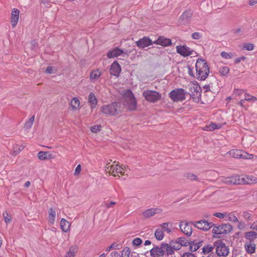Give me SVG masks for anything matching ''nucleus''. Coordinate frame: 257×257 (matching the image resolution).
Here are the masks:
<instances>
[{
	"instance_id": "f257e3e1",
	"label": "nucleus",
	"mask_w": 257,
	"mask_h": 257,
	"mask_svg": "<svg viewBox=\"0 0 257 257\" xmlns=\"http://www.w3.org/2000/svg\"><path fill=\"white\" fill-rule=\"evenodd\" d=\"M179 247H175L168 243H162L160 246H156L150 250L151 257H164L166 254L167 256H172L174 253V250H177Z\"/></svg>"
},
{
	"instance_id": "f03ea898",
	"label": "nucleus",
	"mask_w": 257,
	"mask_h": 257,
	"mask_svg": "<svg viewBox=\"0 0 257 257\" xmlns=\"http://www.w3.org/2000/svg\"><path fill=\"white\" fill-rule=\"evenodd\" d=\"M196 77L200 80H204L208 76L209 69L206 62L202 59H198L195 64Z\"/></svg>"
},
{
	"instance_id": "7ed1b4c3",
	"label": "nucleus",
	"mask_w": 257,
	"mask_h": 257,
	"mask_svg": "<svg viewBox=\"0 0 257 257\" xmlns=\"http://www.w3.org/2000/svg\"><path fill=\"white\" fill-rule=\"evenodd\" d=\"M123 109L119 102L105 104L100 108V111L106 116H114L118 114Z\"/></svg>"
},
{
	"instance_id": "20e7f679",
	"label": "nucleus",
	"mask_w": 257,
	"mask_h": 257,
	"mask_svg": "<svg viewBox=\"0 0 257 257\" xmlns=\"http://www.w3.org/2000/svg\"><path fill=\"white\" fill-rule=\"evenodd\" d=\"M105 171L114 176H118V174L123 175L125 173V169L121 166H119L118 163L113 162V163L109 166L108 164L105 167Z\"/></svg>"
},
{
	"instance_id": "39448f33",
	"label": "nucleus",
	"mask_w": 257,
	"mask_h": 257,
	"mask_svg": "<svg viewBox=\"0 0 257 257\" xmlns=\"http://www.w3.org/2000/svg\"><path fill=\"white\" fill-rule=\"evenodd\" d=\"M143 96L148 102L155 103L161 99V94L157 91L146 90L143 92Z\"/></svg>"
},
{
	"instance_id": "423d86ee",
	"label": "nucleus",
	"mask_w": 257,
	"mask_h": 257,
	"mask_svg": "<svg viewBox=\"0 0 257 257\" xmlns=\"http://www.w3.org/2000/svg\"><path fill=\"white\" fill-rule=\"evenodd\" d=\"M214 247L218 256H226L229 253V248L221 240H218L214 242Z\"/></svg>"
},
{
	"instance_id": "0eeeda50",
	"label": "nucleus",
	"mask_w": 257,
	"mask_h": 257,
	"mask_svg": "<svg viewBox=\"0 0 257 257\" xmlns=\"http://www.w3.org/2000/svg\"><path fill=\"white\" fill-rule=\"evenodd\" d=\"M186 93L181 88L175 89L172 90L169 94L170 98L174 101H182L185 99Z\"/></svg>"
},
{
	"instance_id": "6e6552de",
	"label": "nucleus",
	"mask_w": 257,
	"mask_h": 257,
	"mask_svg": "<svg viewBox=\"0 0 257 257\" xmlns=\"http://www.w3.org/2000/svg\"><path fill=\"white\" fill-rule=\"evenodd\" d=\"M232 230V226L229 223H224L214 226L212 232L215 234H227Z\"/></svg>"
},
{
	"instance_id": "1a4fd4ad",
	"label": "nucleus",
	"mask_w": 257,
	"mask_h": 257,
	"mask_svg": "<svg viewBox=\"0 0 257 257\" xmlns=\"http://www.w3.org/2000/svg\"><path fill=\"white\" fill-rule=\"evenodd\" d=\"M190 95L195 101H199L201 99V88L196 84L193 83L190 85Z\"/></svg>"
},
{
	"instance_id": "9d476101",
	"label": "nucleus",
	"mask_w": 257,
	"mask_h": 257,
	"mask_svg": "<svg viewBox=\"0 0 257 257\" xmlns=\"http://www.w3.org/2000/svg\"><path fill=\"white\" fill-rule=\"evenodd\" d=\"M194 226L198 229L207 231L210 229L214 224L211 222H208L205 220H201L194 222Z\"/></svg>"
},
{
	"instance_id": "9b49d317",
	"label": "nucleus",
	"mask_w": 257,
	"mask_h": 257,
	"mask_svg": "<svg viewBox=\"0 0 257 257\" xmlns=\"http://www.w3.org/2000/svg\"><path fill=\"white\" fill-rule=\"evenodd\" d=\"M124 97L127 99L126 102L128 105L129 109L131 110L135 109L137 102L132 91L130 90H127L124 94Z\"/></svg>"
},
{
	"instance_id": "f8f14e48",
	"label": "nucleus",
	"mask_w": 257,
	"mask_h": 257,
	"mask_svg": "<svg viewBox=\"0 0 257 257\" xmlns=\"http://www.w3.org/2000/svg\"><path fill=\"white\" fill-rule=\"evenodd\" d=\"M176 51L181 56L187 57L192 55L193 50L186 45H180L176 47Z\"/></svg>"
},
{
	"instance_id": "ddd939ff",
	"label": "nucleus",
	"mask_w": 257,
	"mask_h": 257,
	"mask_svg": "<svg viewBox=\"0 0 257 257\" xmlns=\"http://www.w3.org/2000/svg\"><path fill=\"white\" fill-rule=\"evenodd\" d=\"M126 55V53L123 50L118 48H115L112 50L109 51L107 56L109 58H115L120 56H124ZM127 55V54H126Z\"/></svg>"
},
{
	"instance_id": "4468645a",
	"label": "nucleus",
	"mask_w": 257,
	"mask_h": 257,
	"mask_svg": "<svg viewBox=\"0 0 257 257\" xmlns=\"http://www.w3.org/2000/svg\"><path fill=\"white\" fill-rule=\"evenodd\" d=\"M121 67L117 61H114L110 68V73L111 75L117 77L121 72Z\"/></svg>"
},
{
	"instance_id": "2eb2a0df",
	"label": "nucleus",
	"mask_w": 257,
	"mask_h": 257,
	"mask_svg": "<svg viewBox=\"0 0 257 257\" xmlns=\"http://www.w3.org/2000/svg\"><path fill=\"white\" fill-rule=\"evenodd\" d=\"M181 230L186 235L189 236L191 235L192 229L191 225L185 222H181L179 225Z\"/></svg>"
},
{
	"instance_id": "dca6fc26",
	"label": "nucleus",
	"mask_w": 257,
	"mask_h": 257,
	"mask_svg": "<svg viewBox=\"0 0 257 257\" xmlns=\"http://www.w3.org/2000/svg\"><path fill=\"white\" fill-rule=\"evenodd\" d=\"M162 212V209H161V208H150L145 211L143 213V215L145 218H149L154 216L156 214L161 213Z\"/></svg>"
},
{
	"instance_id": "f3484780",
	"label": "nucleus",
	"mask_w": 257,
	"mask_h": 257,
	"mask_svg": "<svg viewBox=\"0 0 257 257\" xmlns=\"http://www.w3.org/2000/svg\"><path fill=\"white\" fill-rule=\"evenodd\" d=\"M20 11L17 9H13L11 14V23L13 27L17 25L19 19Z\"/></svg>"
},
{
	"instance_id": "a211bd4d",
	"label": "nucleus",
	"mask_w": 257,
	"mask_h": 257,
	"mask_svg": "<svg viewBox=\"0 0 257 257\" xmlns=\"http://www.w3.org/2000/svg\"><path fill=\"white\" fill-rule=\"evenodd\" d=\"M192 15L193 12L191 10H186L182 13L179 19L183 23H187L191 20Z\"/></svg>"
},
{
	"instance_id": "6ab92c4d",
	"label": "nucleus",
	"mask_w": 257,
	"mask_h": 257,
	"mask_svg": "<svg viewBox=\"0 0 257 257\" xmlns=\"http://www.w3.org/2000/svg\"><path fill=\"white\" fill-rule=\"evenodd\" d=\"M137 46L140 48L148 47L152 44L151 40L148 37H144L136 42Z\"/></svg>"
},
{
	"instance_id": "aec40b11",
	"label": "nucleus",
	"mask_w": 257,
	"mask_h": 257,
	"mask_svg": "<svg viewBox=\"0 0 257 257\" xmlns=\"http://www.w3.org/2000/svg\"><path fill=\"white\" fill-rule=\"evenodd\" d=\"M244 248L247 253L249 254L253 253L255 251L256 245L254 242H247L244 244Z\"/></svg>"
},
{
	"instance_id": "412c9836",
	"label": "nucleus",
	"mask_w": 257,
	"mask_h": 257,
	"mask_svg": "<svg viewBox=\"0 0 257 257\" xmlns=\"http://www.w3.org/2000/svg\"><path fill=\"white\" fill-rule=\"evenodd\" d=\"M154 43L163 46H168L171 44V41L169 39H167L163 37H159L158 39L154 42Z\"/></svg>"
},
{
	"instance_id": "4be33fe9",
	"label": "nucleus",
	"mask_w": 257,
	"mask_h": 257,
	"mask_svg": "<svg viewBox=\"0 0 257 257\" xmlns=\"http://www.w3.org/2000/svg\"><path fill=\"white\" fill-rule=\"evenodd\" d=\"M244 238L247 242H254V240L257 238V235L255 231L250 230L245 233Z\"/></svg>"
},
{
	"instance_id": "5701e85b",
	"label": "nucleus",
	"mask_w": 257,
	"mask_h": 257,
	"mask_svg": "<svg viewBox=\"0 0 257 257\" xmlns=\"http://www.w3.org/2000/svg\"><path fill=\"white\" fill-rule=\"evenodd\" d=\"M38 157L40 160H46L53 158L54 156L48 152L40 151L38 154Z\"/></svg>"
},
{
	"instance_id": "b1692460",
	"label": "nucleus",
	"mask_w": 257,
	"mask_h": 257,
	"mask_svg": "<svg viewBox=\"0 0 257 257\" xmlns=\"http://www.w3.org/2000/svg\"><path fill=\"white\" fill-rule=\"evenodd\" d=\"M88 102L90 105L91 108H93L96 107L97 103V99L92 92H91L88 97Z\"/></svg>"
},
{
	"instance_id": "393cba45",
	"label": "nucleus",
	"mask_w": 257,
	"mask_h": 257,
	"mask_svg": "<svg viewBox=\"0 0 257 257\" xmlns=\"http://www.w3.org/2000/svg\"><path fill=\"white\" fill-rule=\"evenodd\" d=\"M80 101L77 97H73L70 102L71 108L73 110L79 109L80 108Z\"/></svg>"
},
{
	"instance_id": "a878e982",
	"label": "nucleus",
	"mask_w": 257,
	"mask_h": 257,
	"mask_svg": "<svg viewBox=\"0 0 257 257\" xmlns=\"http://www.w3.org/2000/svg\"><path fill=\"white\" fill-rule=\"evenodd\" d=\"M233 223H237L238 220L234 212H226V220Z\"/></svg>"
},
{
	"instance_id": "bb28decb",
	"label": "nucleus",
	"mask_w": 257,
	"mask_h": 257,
	"mask_svg": "<svg viewBox=\"0 0 257 257\" xmlns=\"http://www.w3.org/2000/svg\"><path fill=\"white\" fill-rule=\"evenodd\" d=\"M49 217L48 220L49 222L53 224H54L56 218V209L55 208H50L48 211Z\"/></svg>"
},
{
	"instance_id": "cd10ccee",
	"label": "nucleus",
	"mask_w": 257,
	"mask_h": 257,
	"mask_svg": "<svg viewBox=\"0 0 257 257\" xmlns=\"http://www.w3.org/2000/svg\"><path fill=\"white\" fill-rule=\"evenodd\" d=\"M78 246H71L70 247L68 251L66 252L65 257H74L78 251Z\"/></svg>"
},
{
	"instance_id": "c85d7f7f",
	"label": "nucleus",
	"mask_w": 257,
	"mask_h": 257,
	"mask_svg": "<svg viewBox=\"0 0 257 257\" xmlns=\"http://www.w3.org/2000/svg\"><path fill=\"white\" fill-rule=\"evenodd\" d=\"M101 75V72L99 69L94 70L90 74V79L94 82L98 79Z\"/></svg>"
},
{
	"instance_id": "c756f323",
	"label": "nucleus",
	"mask_w": 257,
	"mask_h": 257,
	"mask_svg": "<svg viewBox=\"0 0 257 257\" xmlns=\"http://www.w3.org/2000/svg\"><path fill=\"white\" fill-rule=\"evenodd\" d=\"M242 153V150L237 149L232 150L228 152L230 156L236 159L241 158Z\"/></svg>"
},
{
	"instance_id": "7c9ffc66",
	"label": "nucleus",
	"mask_w": 257,
	"mask_h": 257,
	"mask_svg": "<svg viewBox=\"0 0 257 257\" xmlns=\"http://www.w3.org/2000/svg\"><path fill=\"white\" fill-rule=\"evenodd\" d=\"M176 244H178V247L179 248L177 250H178L182 246H187L189 245L190 243L186 238L184 237H180L177 239Z\"/></svg>"
},
{
	"instance_id": "2f4dec72",
	"label": "nucleus",
	"mask_w": 257,
	"mask_h": 257,
	"mask_svg": "<svg viewBox=\"0 0 257 257\" xmlns=\"http://www.w3.org/2000/svg\"><path fill=\"white\" fill-rule=\"evenodd\" d=\"M222 181L227 184H235L236 185V175L231 177L223 178Z\"/></svg>"
},
{
	"instance_id": "473e14b6",
	"label": "nucleus",
	"mask_w": 257,
	"mask_h": 257,
	"mask_svg": "<svg viewBox=\"0 0 257 257\" xmlns=\"http://www.w3.org/2000/svg\"><path fill=\"white\" fill-rule=\"evenodd\" d=\"M60 227L64 232H67L69 230L70 225L66 220L62 218L60 221Z\"/></svg>"
},
{
	"instance_id": "72a5a7b5",
	"label": "nucleus",
	"mask_w": 257,
	"mask_h": 257,
	"mask_svg": "<svg viewBox=\"0 0 257 257\" xmlns=\"http://www.w3.org/2000/svg\"><path fill=\"white\" fill-rule=\"evenodd\" d=\"M23 149V146H20L18 144H14L13 146V150L11 154L13 156H16L19 154Z\"/></svg>"
},
{
	"instance_id": "f704fd0d",
	"label": "nucleus",
	"mask_w": 257,
	"mask_h": 257,
	"mask_svg": "<svg viewBox=\"0 0 257 257\" xmlns=\"http://www.w3.org/2000/svg\"><path fill=\"white\" fill-rule=\"evenodd\" d=\"M236 185H245L247 184L246 180V176L236 175Z\"/></svg>"
},
{
	"instance_id": "c9c22d12",
	"label": "nucleus",
	"mask_w": 257,
	"mask_h": 257,
	"mask_svg": "<svg viewBox=\"0 0 257 257\" xmlns=\"http://www.w3.org/2000/svg\"><path fill=\"white\" fill-rule=\"evenodd\" d=\"M155 236L157 239L161 240L164 236V232L161 228H157L155 232Z\"/></svg>"
},
{
	"instance_id": "e433bc0d",
	"label": "nucleus",
	"mask_w": 257,
	"mask_h": 257,
	"mask_svg": "<svg viewBox=\"0 0 257 257\" xmlns=\"http://www.w3.org/2000/svg\"><path fill=\"white\" fill-rule=\"evenodd\" d=\"M246 180L247 182V185H251L253 184L257 183V177L253 176L246 175Z\"/></svg>"
},
{
	"instance_id": "4c0bfd02",
	"label": "nucleus",
	"mask_w": 257,
	"mask_h": 257,
	"mask_svg": "<svg viewBox=\"0 0 257 257\" xmlns=\"http://www.w3.org/2000/svg\"><path fill=\"white\" fill-rule=\"evenodd\" d=\"M221 127L220 125H217L215 123H211L208 125L205 126L204 130L207 131H213L215 129H218Z\"/></svg>"
},
{
	"instance_id": "58836bf2",
	"label": "nucleus",
	"mask_w": 257,
	"mask_h": 257,
	"mask_svg": "<svg viewBox=\"0 0 257 257\" xmlns=\"http://www.w3.org/2000/svg\"><path fill=\"white\" fill-rule=\"evenodd\" d=\"M35 120V116L33 115L28 121H27L25 123V128L26 129L30 128L34 121Z\"/></svg>"
},
{
	"instance_id": "ea45409f",
	"label": "nucleus",
	"mask_w": 257,
	"mask_h": 257,
	"mask_svg": "<svg viewBox=\"0 0 257 257\" xmlns=\"http://www.w3.org/2000/svg\"><path fill=\"white\" fill-rule=\"evenodd\" d=\"M244 99L245 101L254 102L257 100L256 97L247 93H244Z\"/></svg>"
},
{
	"instance_id": "a19ab883",
	"label": "nucleus",
	"mask_w": 257,
	"mask_h": 257,
	"mask_svg": "<svg viewBox=\"0 0 257 257\" xmlns=\"http://www.w3.org/2000/svg\"><path fill=\"white\" fill-rule=\"evenodd\" d=\"M202 249H203V251H202L203 253L204 254H206L209 253L210 252H211L210 253H212V252L213 249V247H212L211 245H207L204 246L202 248Z\"/></svg>"
},
{
	"instance_id": "79ce46f5",
	"label": "nucleus",
	"mask_w": 257,
	"mask_h": 257,
	"mask_svg": "<svg viewBox=\"0 0 257 257\" xmlns=\"http://www.w3.org/2000/svg\"><path fill=\"white\" fill-rule=\"evenodd\" d=\"M131 250L128 247H124L122 250L121 257H130Z\"/></svg>"
},
{
	"instance_id": "37998d69",
	"label": "nucleus",
	"mask_w": 257,
	"mask_h": 257,
	"mask_svg": "<svg viewBox=\"0 0 257 257\" xmlns=\"http://www.w3.org/2000/svg\"><path fill=\"white\" fill-rule=\"evenodd\" d=\"M242 215V217L247 220H252V215L248 211H243Z\"/></svg>"
},
{
	"instance_id": "c03bdc74",
	"label": "nucleus",
	"mask_w": 257,
	"mask_h": 257,
	"mask_svg": "<svg viewBox=\"0 0 257 257\" xmlns=\"http://www.w3.org/2000/svg\"><path fill=\"white\" fill-rule=\"evenodd\" d=\"M229 68L226 66L221 67L219 69V73L223 76L227 75L229 72Z\"/></svg>"
},
{
	"instance_id": "a18cd8bd",
	"label": "nucleus",
	"mask_w": 257,
	"mask_h": 257,
	"mask_svg": "<svg viewBox=\"0 0 257 257\" xmlns=\"http://www.w3.org/2000/svg\"><path fill=\"white\" fill-rule=\"evenodd\" d=\"M213 216L217 217L220 219H224L226 220V212L221 213L217 212L213 214Z\"/></svg>"
},
{
	"instance_id": "49530a36",
	"label": "nucleus",
	"mask_w": 257,
	"mask_h": 257,
	"mask_svg": "<svg viewBox=\"0 0 257 257\" xmlns=\"http://www.w3.org/2000/svg\"><path fill=\"white\" fill-rule=\"evenodd\" d=\"M3 217L4 218L5 221L6 222V223L10 222L12 219V217L9 214V213L7 211H5L3 213Z\"/></svg>"
},
{
	"instance_id": "de8ad7c7",
	"label": "nucleus",
	"mask_w": 257,
	"mask_h": 257,
	"mask_svg": "<svg viewBox=\"0 0 257 257\" xmlns=\"http://www.w3.org/2000/svg\"><path fill=\"white\" fill-rule=\"evenodd\" d=\"M245 92L244 89L234 88L233 91V94L236 96H240Z\"/></svg>"
},
{
	"instance_id": "09e8293b",
	"label": "nucleus",
	"mask_w": 257,
	"mask_h": 257,
	"mask_svg": "<svg viewBox=\"0 0 257 257\" xmlns=\"http://www.w3.org/2000/svg\"><path fill=\"white\" fill-rule=\"evenodd\" d=\"M253 156L252 154H248L246 152L242 151L241 158L245 159H251L253 158Z\"/></svg>"
},
{
	"instance_id": "8fccbe9b",
	"label": "nucleus",
	"mask_w": 257,
	"mask_h": 257,
	"mask_svg": "<svg viewBox=\"0 0 257 257\" xmlns=\"http://www.w3.org/2000/svg\"><path fill=\"white\" fill-rule=\"evenodd\" d=\"M190 249L191 251H195L197 250L199 246L197 243H195V242H192L190 244Z\"/></svg>"
},
{
	"instance_id": "3c124183",
	"label": "nucleus",
	"mask_w": 257,
	"mask_h": 257,
	"mask_svg": "<svg viewBox=\"0 0 257 257\" xmlns=\"http://www.w3.org/2000/svg\"><path fill=\"white\" fill-rule=\"evenodd\" d=\"M101 128V125H93L91 127V131L93 133H97L98 132L100 131Z\"/></svg>"
},
{
	"instance_id": "603ef678",
	"label": "nucleus",
	"mask_w": 257,
	"mask_h": 257,
	"mask_svg": "<svg viewBox=\"0 0 257 257\" xmlns=\"http://www.w3.org/2000/svg\"><path fill=\"white\" fill-rule=\"evenodd\" d=\"M221 56L225 59H231L232 58V54L225 52H222L221 53Z\"/></svg>"
},
{
	"instance_id": "864d4df0",
	"label": "nucleus",
	"mask_w": 257,
	"mask_h": 257,
	"mask_svg": "<svg viewBox=\"0 0 257 257\" xmlns=\"http://www.w3.org/2000/svg\"><path fill=\"white\" fill-rule=\"evenodd\" d=\"M161 229L167 232H170L171 231V229L168 227V224L167 223H164L161 225Z\"/></svg>"
},
{
	"instance_id": "5fc2aeb1",
	"label": "nucleus",
	"mask_w": 257,
	"mask_h": 257,
	"mask_svg": "<svg viewBox=\"0 0 257 257\" xmlns=\"http://www.w3.org/2000/svg\"><path fill=\"white\" fill-rule=\"evenodd\" d=\"M111 249H119L118 245L117 243H114L111 244L109 246L106 248V251L108 252Z\"/></svg>"
},
{
	"instance_id": "6e6d98bb",
	"label": "nucleus",
	"mask_w": 257,
	"mask_h": 257,
	"mask_svg": "<svg viewBox=\"0 0 257 257\" xmlns=\"http://www.w3.org/2000/svg\"><path fill=\"white\" fill-rule=\"evenodd\" d=\"M142 243V240L140 238H136L133 241L134 246H139Z\"/></svg>"
},
{
	"instance_id": "4d7b16f0",
	"label": "nucleus",
	"mask_w": 257,
	"mask_h": 257,
	"mask_svg": "<svg viewBox=\"0 0 257 257\" xmlns=\"http://www.w3.org/2000/svg\"><path fill=\"white\" fill-rule=\"evenodd\" d=\"M46 72L49 74H54L56 72V69L52 66H48L46 70Z\"/></svg>"
},
{
	"instance_id": "13d9d810",
	"label": "nucleus",
	"mask_w": 257,
	"mask_h": 257,
	"mask_svg": "<svg viewBox=\"0 0 257 257\" xmlns=\"http://www.w3.org/2000/svg\"><path fill=\"white\" fill-rule=\"evenodd\" d=\"M249 228L252 230L255 231V232L257 235V221H255L251 223L249 226Z\"/></svg>"
},
{
	"instance_id": "bf43d9fd",
	"label": "nucleus",
	"mask_w": 257,
	"mask_h": 257,
	"mask_svg": "<svg viewBox=\"0 0 257 257\" xmlns=\"http://www.w3.org/2000/svg\"><path fill=\"white\" fill-rule=\"evenodd\" d=\"M192 38L195 40H199L201 38V35L198 32H195L192 34Z\"/></svg>"
},
{
	"instance_id": "052dcab7",
	"label": "nucleus",
	"mask_w": 257,
	"mask_h": 257,
	"mask_svg": "<svg viewBox=\"0 0 257 257\" xmlns=\"http://www.w3.org/2000/svg\"><path fill=\"white\" fill-rule=\"evenodd\" d=\"M244 48L248 51L252 50L254 48V46L252 44H247L244 45Z\"/></svg>"
},
{
	"instance_id": "680f3d73",
	"label": "nucleus",
	"mask_w": 257,
	"mask_h": 257,
	"mask_svg": "<svg viewBox=\"0 0 257 257\" xmlns=\"http://www.w3.org/2000/svg\"><path fill=\"white\" fill-rule=\"evenodd\" d=\"M238 223L237 228L239 230H242L244 229L245 227L244 223L242 221H239L237 222Z\"/></svg>"
},
{
	"instance_id": "e2e57ef3",
	"label": "nucleus",
	"mask_w": 257,
	"mask_h": 257,
	"mask_svg": "<svg viewBox=\"0 0 257 257\" xmlns=\"http://www.w3.org/2000/svg\"><path fill=\"white\" fill-rule=\"evenodd\" d=\"M81 165H78L75 169L74 174L75 175L79 174L81 171Z\"/></svg>"
},
{
	"instance_id": "0e129e2a",
	"label": "nucleus",
	"mask_w": 257,
	"mask_h": 257,
	"mask_svg": "<svg viewBox=\"0 0 257 257\" xmlns=\"http://www.w3.org/2000/svg\"><path fill=\"white\" fill-rule=\"evenodd\" d=\"M188 178L191 180H196L197 179V176L193 174H189Z\"/></svg>"
},
{
	"instance_id": "69168bd1",
	"label": "nucleus",
	"mask_w": 257,
	"mask_h": 257,
	"mask_svg": "<svg viewBox=\"0 0 257 257\" xmlns=\"http://www.w3.org/2000/svg\"><path fill=\"white\" fill-rule=\"evenodd\" d=\"M245 59V57L244 56H241V57L236 58L234 60V62L236 64H237V63H239V62H240L241 61H243Z\"/></svg>"
},
{
	"instance_id": "338daca9",
	"label": "nucleus",
	"mask_w": 257,
	"mask_h": 257,
	"mask_svg": "<svg viewBox=\"0 0 257 257\" xmlns=\"http://www.w3.org/2000/svg\"><path fill=\"white\" fill-rule=\"evenodd\" d=\"M111 255L112 257H121L120 254H119L117 251H114L111 253Z\"/></svg>"
},
{
	"instance_id": "774afa93",
	"label": "nucleus",
	"mask_w": 257,
	"mask_h": 257,
	"mask_svg": "<svg viewBox=\"0 0 257 257\" xmlns=\"http://www.w3.org/2000/svg\"><path fill=\"white\" fill-rule=\"evenodd\" d=\"M182 257H194V256L191 253L187 252L183 254Z\"/></svg>"
}]
</instances>
